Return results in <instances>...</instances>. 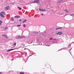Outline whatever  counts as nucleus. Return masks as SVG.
<instances>
[{
    "mask_svg": "<svg viewBox=\"0 0 74 74\" xmlns=\"http://www.w3.org/2000/svg\"><path fill=\"white\" fill-rule=\"evenodd\" d=\"M52 40L53 43L54 44H59L60 43V40L58 39H56L55 38H54Z\"/></svg>",
    "mask_w": 74,
    "mask_h": 74,
    "instance_id": "nucleus-1",
    "label": "nucleus"
},
{
    "mask_svg": "<svg viewBox=\"0 0 74 74\" xmlns=\"http://www.w3.org/2000/svg\"><path fill=\"white\" fill-rule=\"evenodd\" d=\"M40 3V1L39 0H34V1L32 2V3Z\"/></svg>",
    "mask_w": 74,
    "mask_h": 74,
    "instance_id": "nucleus-2",
    "label": "nucleus"
},
{
    "mask_svg": "<svg viewBox=\"0 0 74 74\" xmlns=\"http://www.w3.org/2000/svg\"><path fill=\"white\" fill-rule=\"evenodd\" d=\"M25 38V37L24 36H17V39H21V38Z\"/></svg>",
    "mask_w": 74,
    "mask_h": 74,
    "instance_id": "nucleus-3",
    "label": "nucleus"
},
{
    "mask_svg": "<svg viewBox=\"0 0 74 74\" xmlns=\"http://www.w3.org/2000/svg\"><path fill=\"white\" fill-rule=\"evenodd\" d=\"M70 46H68V48H67V50H69V51H71V50L72 49V47L71 49H70Z\"/></svg>",
    "mask_w": 74,
    "mask_h": 74,
    "instance_id": "nucleus-4",
    "label": "nucleus"
},
{
    "mask_svg": "<svg viewBox=\"0 0 74 74\" xmlns=\"http://www.w3.org/2000/svg\"><path fill=\"white\" fill-rule=\"evenodd\" d=\"M38 43L37 44H35V45H41V42L40 41L37 42Z\"/></svg>",
    "mask_w": 74,
    "mask_h": 74,
    "instance_id": "nucleus-5",
    "label": "nucleus"
},
{
    "mask_svg": "<svg viewBox=\"0 0 74 74\" xmlns=\"http://www.w3.org/2000/svg\"><path fill=\"white\" fill-rule=\"evenodd\" d=\"M10 6H8L7 7H5V10H10Z\"/></svg>",
    "mask_w": 74,
    "mask_h": 74,
    "instance_id": "nucleus-6",
    "label": "nucleus"
},
{
    "mask_svg": "<svg viewBox=\"0 0 74 74\" xmlns=\"http://www.w3.org/2000/svg\"><path fill=\"white\" fill-rule=\"evenodd\" d=\"M63 27H58V28H57L56 29V30H60V29H62Z\"/></svg>",
    "mask_w": 74,
    "mask_h": 74,
    "instance_id": "nucleus-7",
    "label": "nucleus"
},
{
    "mask_svg": "<svg viewBox=\"0 0 74 74\" xmlns=\"http://www.w3.org/2000/svg\"><path fill=\"white\" fill-rule=\"evenodd\" d=\"M56 34L58 35H61L62 34H63V33L62 32H57L56 33Z\"/></svg>",
    "mask_w": 74,
    "mask_h": 74,
    "instance_id": "nucleus-8",
    "label": "nucleus"
},
{
    "mask_svg": "<svg viewBox=\"0 0 74 74\" xmlns=\"http://www.w3.org/2000/svg\"><path fill=\"white\" fill-rule=\"evenodd\" d=\"M0 15L2 18H4V16L1 13H0Z\"/></svg>",
    "mask_w": 74,
    "mask_h": 74,
    "instance_id": "nucleus-9",
    "label": "nucleus"
},
{
    "mask_svg": "<svg viewBox=\"0 0 74 74\" xmlns=\"http://www.w3.org/2000/svg\"><path fill=\"white\" fill-rule=\"evenodd\" d=\"M27 42L28 44H31V43H32V41L30 40H29Z\"/></svg>",
    "mask_w": 74,
    "mask_h": 74,
    "instance_id": "nucleus-10",
    "label": "nucleus"
},
{
    "mask_svg": "<svg viewBox=\"0 0 74 74\" xmlns=\"http://www.w3.org/2000/svg\"><path fill=\"white\" fill-rule=\"evenodd\" d=\"M39 10L41 11H46L45 9H39Z\"/></svg>",
    "mask_w": 74,
    "mask_h": 74,
    "instance_id": "nucleus-11",
    "label": "nucleus"
},
{
    "mask_svg": "<svg viewBox=\"0 0 74 74\" xmlns=\"http://www.w3.org/2000/svg\"><path fill=\"white\" fill-rule=\"evenodd\" d=\"M14 49H9L8 50L7 52H10V51H12L13 50H14Z\"/></svg>",
    "mask_w": 74,
    "mask_h": 74,
    "instance_id": "nucleus-12",
    "label": "nucleus"
},
{
    "mask_svg": "<svg viewBox=\"0 0 74 74\" xmlns=\"http://www.w3.org/2000/svg\"><path fill=\"white\" fill-rule=\"evenodd\" d=\"M63 0H59L58 1V3H61V2H62L63 1Z\"/></svg>",
    "mask_w": 74,
    "mask_h": 74,
    "instance_id": "nucleus-13",
    "label": "nucleus"
},
{
    "mask_svg": "<svg viewBox=\"0 0 74 74\" xmlns=\"http://www.w3.org/2000/svg\"><path fill=\"white\" fill-rule=\"evenodd\" d=\"M14 18H20V16H16L14 17Z\"/></svg>",
    "mask_w": 74,
    "mask_h": 74,
    "instance_id": "nucleus-14",
    "label": "nucleus"
},
{
    "mask_svg": "<svg viewBox=\"0 0 74 74\" xmlns=\"http://www.w3.org/2000/svg\"><path fill=\"white\" fill-rule=\"evenodd\" d=\"M10 20L12 21H14V18H13V17H12V18H11Z\"/></svg>",
    "mask_w": 74,
    "mask_h": 74,
    "instance_id": "nucleus-15",
    "label": "nucleus"
},
{
    "mask_svg": "<svg viewBox=\"0 0 74 74\" xmlns=\"http://www.w3.org/2000/svg\"><path fill=\"white\" fill-rule=\"evenodd\" d=\"M1 13H2L3 15H5V13L4 12H1Z\"/></svg>",
    "mask_w": 74,
    "mask_h": 74,
    "instance_id": "nucleus-16",
    "label": "nucleus"
},
{
    "mask_svg": "<svg viewBox=\"0 0 74 74\" xmlns=\"http://www.w3.org/2000/svg\"><path fill=\"white\" fill-rule=\"evenodd\" d=\"M28 59V58H27L26 60L25 59V58H23V60H24V61H25V62H27V60Z\"/></svg>",
    "mask_w": 74,
    "mask_h": 74,
    "instance_id": "nucleus-17",
    "label": "nucleus"
},
{
    "mask_svg": "<svg viewBox=\"0 0 74 74\" xmlns=\"http://www.w3.org/2000/svg\"><path fill=\"white\" fill-rule=\"evenodd\" d=\"M34 33H35V34H38V32H36V31H35L34 32Z\"/></svg>",
    "mask_w": 74,
    "mask_h": 74,
    "instance_id": "nucleus-18",
    "label": "nucleus"
},
{
    "mask_svg": "<svg viewBox=\"0 0 74 74\" xmlns=\"http://www.w3.org/2000/svg\"><path fill=\"white\" fill-rule=\"evenodd\" d=\"M26 21H27V20H24V21H23V23H25V22H26Z\"/></svg>",
    "mask_w": 74,
    "mask_h": 74,
    "instance_id": "nucleus-19",
    "label": "nucleus"
},
{
    "mask_svg": "<svg viewBox=\"0 0 74 74\" xmlns=\"http://www.w3.org/2000/svg\"><path fill=\"white\" fill-rule=\"evenodd\" d=\"M6 36V35H2V37H4V38H5Z\"/></svg>",
    "mask_w": 74,
    "mask_h": 74,
    "instance_id": "nucleus-20",
    "label": "nucleus"
},
{
    "mask_svg": "<svg viewBox=\"0 0 74 74\" xmlns=\"http://www.w3.org/2000/svg\"><path fill=\"white\" fill-rule=\"evenodd\" d=\"M64 11H65V12H66V13H67L68 12V11H67L66 9H65V10H64Z\"/></svg>",
    "mask_w": 74,
    "mask_h": 74,
    "instance_id": "nucleus-21",
    "label": "nucleus"
},
{
    "mask_svg": "<svg viewBox=\"0 0 74 74\" xmlns=\"http://www.w3.org/2000/svg\"><path fill=\"white\" fill-rule=\"evenodd\" d=\"M70 16H74V14H72L70 15Z\"/></svg>",
    "mask_w": 74,
    "mask_h": 74,
    "instance_id": "nucleus-22",
    "label": "nucleus"
},
{
    "mask_svg": "<svg viewBox=\"0 0 74 74\" xmlns=\"http://www.w3.org/2000/svg\"><path fill=\"white\" fill-rule=\"evenodd\" d=\"M18 9H19V10H22V8H21L20 7H18Z\"/></svg>",
    "mask_w": 74,
    "mask_h": 74,
    "instance_id": "nucleus-23",
    "label": "nucleus"
},
{
    "mask_svg": "<svg viewBox=\"0 0 74 74\" xmlns=\"http://www.w3.org/2000/svg\"><path fill=\"white\" fill-rule=\"evenodd\" d=\"M52 39H53V38L51 37L50 38L49 40H52Z\"/></svg>",
    "mask_w": 74,
    "mask_h": 74,
    "instance_id": "nucleus-24",
    "label": "nucleus"
},
{
    "mask_svg": "<svg viewBox=\"0 0 74 74\" xmlns=\"http://www.w3.org/2000/svg\"><path fill=\"white\" fill-rule=\"evenodd\" d=\"M24 72H21L20 73V74H24Z\"/></svg>",
    "mask_w": 74,
    "mask_h": 74,
    "instance_id": "nucleus-25",
    "label": "nucleus"
},
{
    "mask_svg": "<svg viewBox=\"0 0 74 74\" xmlns=\"http://www.w3.org/2000/svg\"><path fill=\"white\" fill-rule=\"evenodd\" d=\"M16 42H14V46H16Z\"/></svg>",
    "mask_w": 74,
    "mask_h": 74,
    "instance_id": "nucleus-26",
    "label": "nucleus"
},
{
    "mask_svg": "<svg viewBox=\"0 0 74 74\" xmlns=\"http://www.w3.org/2000/svg\"><path fill=\"white\" fill-rule=\"evenodd\" d=\"M17 27H19V26H21V24L19 25H17Z\"/></svg>",
    "mask_w": 74,
    "mask_h": 74,
    "instance_id": "nucleus-27",
    "label": "nucleus"
},
{
    "mask_svg": "<svg viewBox=\"0 0 74 74\" xmlns=\"http://www.w3.org/2000/svg\"><path fill=\"white\" fill-rule=\"evenodd\" d=\"M3 23V21L1 20H0V23Z\"/></svg>",
    "mask_w": 74,
    "mask_h": 74,
    "instance_id": "nucleus-28",
    "label": "nucleus"
},
{
    "mask_svg": "<svg viewBox=\"0 0 74 74\" xmlns=\"http://www.w3.org/2000/svg\"><path fill=\"white\" fill-rule=\"evenodd\" d=\"M10 4H12V5H14V4H13V3L11 2H10Z\"/></svg>",
    "mask_w": 74,
    "mask_h": 74,
    "instance_id": "nucleus-29",
    "label": "nucleus"
},
{
    "mask_svg": "<svg viewBox=\"0 0 74 74\" xmlns=\"http://www.w3.org/2000/svg\"><path fill=\"white\" fill-rule=\"evenodd\" d=\"M23 26H24V27H26V25H25V24H23Z\"/></svg>",
    "mask_w": 74,
    "mask_h": 74,
    "instance_id": "nucleus-30",
    "label": "nucleus"
},
{
    "mask_svg": "<svg viewBox=\"0 0 74 74\" xmlns=\"http://www.w3.org/2000/svg\"><path fill=\"white\" fill-rule=\"evenodd\" d=\"M7 29H8V27H6L5 29V30H7Z\"/></svg>",
    "mask_w": 74,
    "mask_h": 74,
    "instance_id": "nucleus-31",
    "label": "nucleus"
},
{
    "mask_svg": "<svg viewBox=\"0 0 74 74\" xmlns=\"http://www.w3.org/2000/svg\"><path fill=\"white\" fill-rule=\"evenodd\" d=\"M68 14H65L64 16H66V15H68Z\"/></svg>",
    "mask_w": 74,
    "mask_h": 74,
    "instance_id": "nucleus-32",
    "label": "nucleus"
},
{
    "mask_svg": "<svg viewBox=\"0 0 74 74\" xmlns=\"http://www.w3.org/2000/svg\"><path fill=\"white\" fill-rule=\"evenodd\" d=\"M5 38H8V37H7V36L6 35V36H5Z\"/></svg>",
    "mask_w": 74,
    "mask_h": 74,
    "instance_id": "nucleus-33",
    "label": "nucleus"
},
{
    "mask_svg": "<svg viewBox=\"0 0 74 74\" xmlns=\"http://www.w3.org/2000/svg\"><path fill=\"white\" fill-rule=\"evenodd\" d=\"M62 49H60V50H59L58 51H58H61V50H62Z\"/></svg>",
    "mask_w": 74,
    "mask_h": 74,
    "instance_id": "nucleus-34",
    "label": "nucleus"
},
{
    "mask_svg": "<svg viewBox=\"0 0 74 74\" xmlns=\"http://www.w3.org/2000/svg\"><path fill=\"white\" fill-rule=\"evenodd\" d=\"M42 35L43 36H44V33H42Z\"/></svg>",
    "mask_w": 74,
    "mask_h": 74,
    "instance_id": "nucleus-35",
    "label": "nucleus"
},
{
    "mask_svg": "<svg viewBox=\"0 0 74 74\" xmlns=\"http://www.w3.org/2000/svg\"><path fill=\"white\" fill-rule=\"evenodd\" d=\"M20 22H21L22 21V19H20L19 20Z\"/></svg>",
    "mask_w": 74,
    "mask_h": 74,
    "instance_id": "nucleus-36",
    "label": "nucleus"
},
{
    "mask_svg": "<svg viewBox=\"0 0 74 74\" xmlns=\"http://www.w3.org/2000/svg\"><path fill=\"white\" fill-rule=\"evenodd\" d=\"M34 43H36V44H38L37 42H34Z\"/></svg>",
    "mask_w": 74,
    "mask_h": 74,
    "instance_id": "nucleus-37",
    "label": "nucleus"
},
{
    "mask_svg": "<svg viewBox=\"0 0 74 74\" xmlns=\"http://www.w3.org/2000/svg\"><path fill=\"white\" fill-rule=\"evenodd\" d=\"M2 72H0V74H2Z\"/></svg>",
    "mask_w": 74,
    "mask_h": 74,
    "instance_id": "nucleus-38",
    "label": "nucleus"
},
{
    "mask_svg": "<svg viewBox=\"0 0 74 74\" xmlns=\"http://www.w3.org/2000/svg\"><path fill=\"white\" fill-rule=\"evenodd\" d=\"M11 72H12V73H14V71H11Z\"/></svg>",
    "mask_w": 74,
    "mask_h": 74,
    "instance_id": "nucleus-39",
    "label": "nucleus"
},
{
    "mask_svg": "<svg viewBox=\"0 0 74 74\" xmlns=\"http://www.w3.org/2000/svg\"><path fill=\"white\" fill-rule=\"evenodd\" d=\"M42 16H43V14H42Z\"/></svg>",
    "mask_w": 74,
    "mask_h": 74,
    "instance_id": "nucleus-40",
    "label": "nucleus"
},
{
    "mask_svg": "<svg viewBox=\"0 0 74 74\" xmlns=\"http://www.w3.org/2000/svg\"><path fill=\"white\" fill-rule=\"evenodd\" d=\"M1 25V23H0V26Z\"/></svg>",
    "mask_w": 74,
    "mask_h": 74,
    "instance_id": "nucleus-41",
    "label": "nucleus"
},
{
    "mask_svg": "<svg viewBox=\"0 0 74 74\" xmlns=\"http://www.w3.org/2000/svg\"><path fill=\"white\" fill-rule=\"evenodd\" d=\"M23 45H24V46H25V44H23Z\"/></svg>",
    "mask_w": 74,
    "mask_h": 74,
    "instance_id": "nucleus-42",
    "label": "nucleus"
},
{
    "mask_svg": "<svg viewBox=\"0 0 74 74\" xmlns=\"http://www.w3.org/2000/svg\"><path fill=\"white\" fill-rule=\"evenodd\" d=\"M50 45H49V46H50Z\"/></svg>",
    "mask_w": 74,
    "mask_h": 74,
    "instance_id": "nucleus-43",
    "label": "nucleus"
},
{
    "mask_svg": "<svg viewBox=\"0 0 74 74\" xmlns=\"http://www.w3.org/2000/svg\"><path fill=\"white\" fill-rule=\"evenodd\" d=\"M11 60H13V59H12Z\"/></svg>",
    "mask_w": 74,
    "mask_h": 74,
    "instance_id": "nucleus-44",
    "label": "nucleus"
},
{
    "mask_svg": "<svg viewBox=\"0 0 74 74\" xmlns=\"http://www.w3.org/2000/svg\"><path fill=\"white\" fill-rule=\"evenodd\" d=\"M49 66H50V67H51V66L50 65H49Z\"/></svg>",
    "mask_w": 74,
    "mask_h": 74,
    "instance_id": "nucleus-45",
    "label": "nucleus"
},
{
    "mask_svg": "<svg viewBox=\"0 0 74 74\" xmlns=\"http://www.w3.org/2000/svg\"><path fill=\"white\" fill-rule=\"evenodd\" d=\"M34 54H35V53H34Z\"/></svg>",
    "mask_w": 74,
    "mask_h": 74,
    "instance_id": "nucleus-46",
    "label": "nucleus"
},
{
    "mask_svg": "<svg viewBox=\"0 0 74 74\" xmlns=\"http://www.w3.org/2000/svg\"><path fill=\"white\" fill-rule=\"evenodd\" d=\"M74 68L73 69V70H74Z\"/></svg>",
    "mask_w": 74,
    "mask_h": 74,
    "instance_id": "nucleus-47",
    "label": "nucleus"
}]
</instances>
